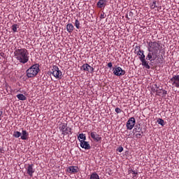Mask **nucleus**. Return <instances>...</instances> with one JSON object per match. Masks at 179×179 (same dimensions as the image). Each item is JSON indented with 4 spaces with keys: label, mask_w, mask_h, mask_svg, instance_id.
Segmentation results:
<instances>
[{
    "label": "nucleus",
    "mask_w": 179,
    "mask_h": 179,
    "mask_svg": "<svg viewBox=\"0 0 179 179\" xmlns=\"http://www.w3.org/2000/svg\"><path fill=\"white\" fill-rule=\"evenodd\" d=\"M3 115V110H0V118H2Z\"/></svg>",
    "instance_id": "nucleus-34"
},
{
    "label": "nucleus",
    "mask_w": 179,
    "mask_h": 179,
    "mask_svg": "<svg viewBox=\"0 0 179 179\" xmlns=\"http://www.w3.org/2000/svg\"><path fill=\"white\" fill-rule=\"evenodd\" d=\"M75 30V27H73V24L71 23H69L66 24V31L68 33H72Z\"/></svg>",
    "instance_id": "nucleus-16"
},
{
    "label": "nucleus",
    "mask_w": 179,
    "mask_h": 179,
    "mask_svg": "<svg viewBox=\"0 0 179 179\" xmlns=\"http://www.w3.org/2000/svg\"><path fill=\"white\" fill-rule=\"evenodd\" d=\"M113 71L115 76H124L125 75V70H122L121 67L113 68Z\"/></svg>",
    "instance_id": "nucleus-7"
},
{
    "label": "nucleus",
    "mask_w": 179,
    "mask_h": 179,
    "mask_svg": "<svg viewBox=\"0 0 179 179\" xmlns=\"http://www.w3.org/2000/svg\"><path fill=\"white\" fill-rule=\"evenodd\" d=\"M90 136L95 142H100V141H101V136H100L96 131H92Z\"/></svg>",
    "instance_id": "nucleus-11"
},
{
    "label": "nucleus",
    "mask_w": 179,
    "mask_h": 179,
    "mask_svg": "<svg viewBox=\"0 0 179 179\" xmlns=\"http://www.w3.org/2000/svg\"><path fill=\"white\" fill-rule=\"evenodd\" d=\"M107 2H108V0H99V1L96 3V6L99 9H104V8L107 6Z\"/></svg>",
    "instance_id": "nucleus-9"
},
{
    "label": "nucleus",
    "mask_w": 179,
    "mask_h": 179,
    "mask_svg": "<svg viewBox=\"0 0 179 179\" xmlns=\"http://www.w3.org/2000/svg\"><path fill=\"white\" fill-rule=\"evenodd\" d=\"M0 1H3V0H0Z\"/></svg>",
    "instance_id": "nucleus-36"
},
{
    "label": "nucleus",
    "mask_w": 179,
    "mask_h": 179,
    "mask_svg": "<svg viewBox=\"0 0 179 179\" xmlns=\"http://www.w3.org/2000/svg\"><path fill=\"white\" fill-rule=\"evenodd\" d=\"M17 27H19L17 24H14L12 25L11 29L14 33H17Z\"/></svg>",
    "instance_id": "nucleus-23"
},
{
    "label": "nucleus",
    "mask_w": 179,
    "mask_h": 179,
    "mask_svg": "<svg viewBox=\"0 0 179 179\" xmlns=\"http://www.w3.org/2000/svg\"><path fill=\"white\" fill-rule=\"evenodd\" d=\"M66 124L63 123L62 124V126L60 127V130L62 131V134L64 132V131H65V129H66Z\"/></svg>",
    "instance_id": "nucleus-27"
},
{
    "label": "nucleus",
    "mask_w": 179,
    "mask_h": 179,
    "mask_svg": "<svg viewBox=\"0 0 179 179\" xmlns=\"http://www.w3.org/2000/svg\"><path fill=\"white\" fill-rule=\"evenodd\" d=\"M74 26L76 27V29H80V22H79V20H76L74 22Z\"/></svg>",
    "instance_id": "nucleus-24"
},
{
    "label": "nucleus",
    "mask_w": 179,
    "mask_h": 179,
    "mask_svg": "<svg viewBox=\"0 0 179 179\" xmlns=\"http://www.w3.org/2000/svg\"><path fill=\"white\" fill-rule=\"evenodd\" d=\"M90 179H100V176H99L97 173L94 172L90 175Z\"/></svg>",
    "instance_id": "nucleus-20"
},
{
    "label": "nucleus",
    "mask_w": 179,
    "mask_h": 179,
    "mask_svg": "<svg viewBox=\"0 0 179 179\" xmlns=\"http://www.w3.org/2000/svg\"><path fill=\"white\" fill-rule=\"evenodd\" d=\"M13 136H14V138H20V136H22V133L20 131H14Z\"/></svg>",
    "instance_id": "nucleus-25"
},
{
    "label": "nucleus",
    "mask_w": 179,
    "mask_h": 179,
    "mask_svg": "<svg viewBox=\"0 0 179 179\" xmlns=\"http://www.w3.org/2000/svg\"><path fill=\"white\" fill-rule=\"evenodd\" d=\"M80 148H82L83 149H85V150H89V149H90V144H89V142L86 141V140L85 141H80Z\"/></svg>",
    "instance_id": "nucleus-10"
},
{
    "label": "nucleus",
    "mask_w": 179,
    "mask_h": 179,
    "mask_svg": "<svg viewBox=\"0 0 179 179\" xmlns=\"http://www.w3.org/2000/svg\"><path fill=\"white\" fill-rule=\"evenodd\" d=\"M78 141L80 142V141H86V134L82 133L80 134L79 136H78Z\"/></svg>",
    "instance_id": "nucleus-19"
},
{
    "label": "nucleus",
    "mask_w": 179,
    "mask_h": 179,
    "mask_svg": "<svg viewBox=\"0 0 179 179\" xmlns=\"http://www.w3.org/2000/svg\"><path fill=\"white\" fill-rule=\"evenodd\" d=\"M134 134L142 131V128H141V125H136V127L133 129Z\"/></svg>",
    "instance_id": "nucleus-22"
},
{
    "label": "nucleus",
    "mask_w": 179,
    "mask_h": 179,
    "mask_svg": "<svg viewBox=\"0 0 179 179\" xmlns=\"http://www.w3.org/2000/svg\"><path fill=\"white\" fill-rule=\"evenodd\" d=\"M17 99H18V100H21L22 101H24V100H27V98L26 97V96H24L22 94H20L17 95Z\"/></svg>",
    "instance_id": "nucleus-18"
},
{
    "label": "nucleus",
    "mask_w": 179,
    "mask_h": 179,
    "mask_svg": "<svg viewBox=\"0 0 179 179\" xmlns=\"http://www.w3.org/2000/svg\"><path fill=\"white\" fill-rule=\"evenodd\" d=\"M34 165L33 164H29L27 168V173L30 177H33V173H34L35 170L33 169Z\"/></svg>",
    "instance_id": "nucleus-13"
},
{
    "label": "nucleus",
    "mask_w": 179,
    "mask_h": 179,
    "mask_svg": "<svg viewBox=\"0 0 179 179\" xmlns=\"http://www.w3.org/2000/svg\"><path fill=\"white\" fill-rule=\"evenodd\" d=\"M63 135H72V129L71 127H66L64 131H63Z\"/></svg>",
    "instance_id": "nucleus-17"
},
{
    "label": "nucleus",
    "mask_w": 179,
    "mask_h": 179,
    "mask_svg": "<svg viewBox=\"0 0 179 179\" xmlns=\"http://www.w3.org/2000/svg\"><path fill=\"white\" fill-rule=\"evenodd\" d=\"M21 139L22 141H27L29 139V133L26 130L22 131Z\"/></svg>",
    "instance_id": "nucleus-15"
},
{
    "label": "nucleus",
    "mask_w": 179,
    "mask_h": 179,
    "mask_svg": "<svg viewBox=\"0 0 179 179\" xmlns=\"http://www.w3.org/2000/svg\"><path fill=\"white\" fill-rule=\"evenodd\" d=\"M115 111L117 113V114H120L122 110L120 108H115Z\"/></svg>",
    "instance_id": "nucleus-29"
},
{
    "label": "nucleus",
    "mask_w": 179,
    "mask_h": 179,
    "mask_svg": "<svg viewBox=\"0 0 179 179\" xmlns=\"http://www.w3.org/2000/svg\"><path fill=\"white\" fill-rule=\"evenodd\" d=\"M157 124L162 125V127H164V120L163 119L159 118L157 121Z\"/></svg>",
    "instance_id": "nucleus-26"
},
{
    "label": "nucleus",
    "mask_w": 179,
    "mask_h": 179,
    "mask_svg": "<svg viewBox=\"0 0 179 179\" xmlns=\"http://www.w3.org/2000/svg\"><path fill=\"white\" fill-rule=\"evenodd\" d=\"M38 72H40V64H38L32 65L26 71L27 78H34L37 76Z\"/></svg>",
    "instance_id": "nucleus-4"
},
{
    "label": "nucleus",
    "mask_w": 179,
    "mask_h": 179,
    "mask_svg": "<svg viewBox=\"0 0 179 179\" xmlns=\"http://www.w3.org/2000/svg\"><path fill=\"white\" fill-rule=\"evenodd\" d=\"M130 173H131L132 174H135V176H138V172L131 169L130 170Z\"/></svg>",
    "instance_id": "nucleus-32"
},
{
    "label": "nucleus",
    "mask_w": 179,
    "mask_h": 179,
    "mask_svg": "<svg viewBox=\"0 0 179 179\" xmlns=\"http://www.w3.org/2000/svg\"><path fill=\"white\" fill-rule=\"evenodd\" d=\"M100 19H106V13H103L101 14Z\"/></svg>",
    "instance_id": "nucleus-31"
},
{
    "label": "nucleus",
    "mask_w": 179,
    "mask_h": 179,
    "mask_svg": "<svg viewBox=\"0 0 179 179\" xmlns=\"http://www.w3.org/2000/svg\"><path fill=\"white\" fill-rule=\"evenodd\" d=\"M159 7V2H157V1H153L150 8L152 9H155V8H158Z\"/></svg>",
    "instance_id": "nucleus-21"
},
{
    "label": "nucleus",
    "mask_w": 179,
    "mask_h": 179,
    "mask_svg": "<svg viewBox=\"0 0 179 179\" xmlns=\"http://www.w3.org/2000/svg\"><path fill=\"white\" fill-rule=\"evenodd\" d=\"M172 86H174V87H179V75H174L171 79H170Z\"/></svg>",
    "instance_id": "nucleus-8"
},
{
    "label": "nucleus",
    "mask_w": 179,
    "mask_h": 179,
    "mask_svg": "<svg viewBox=\"0 0 179 179\" xmlns=\"http://www.w3.org/2000/svg\"><path fill=\"white\" fill-rule=\"evenodd\" d=\"M3 149L2 148V147H0V153H2Z\"/></svg>",
    "instance_id": "nucleus-35"
},
{
    "label": "nucleus",
    "mask_w": 179,
    "mask_h": 179,
    "mask_svg": "<svg viewBox=\"0 0 179 179\" xmlns=\"http://www.w3.org/2000/svg\"><path fill=\"white\" fill-rule=\"evenodd\" d=\"M108 68H113V63L109 62V63L108 64Z\"/></svg>",
    "instance_id": "nucleus-33"
},
{
    "label": "nucleus",
    "mask_w": 179,
    "mask_h": 179,
    "mask_svg": "<svg viewBox=\"0 0 179 179\" xmlns=\"http://www.w3.org/2000/svg\"><path fill=\"white\" fill-rule=\"evenodd\" d=\"M48 75H52L56 79H62V72L57 66H53L52 69L48 72Z\"/></svg>",
    "instance_id": "nucleus-5"
},
{
    "label": "nucleus",
    "mask_w": 179,
    "mask_h": 179,
    "mask_svg": "<svg viewBox=\"0 0 179 179\" xmlns=\"http://www.w3.org/2000/svg\"><path fill=\"white\" fill-rule=\"evenodd\" d=\"M148 53L146 56V61H156L159 58L160 54V42L159 41H152L151 40L147 41Z\"/></svg>",
    "instance_id": "nucleus-1"
},
{
    "label": "nucleus",
    "mask_w": 179,
    "mask_h": 179,
    "mask_svg": "<svg viewBox=\"0 0 179 179\" xmlns=\"http://www.w3.org/2000/svg\"><path fill=\"white\" fill-rule=\"evenodd\" d=\"M134 53L139 57V59L141 62L142 66L145 68V69H150V66L149 65V62L146 60V56L145 55V51L141 49V46H136L134 50Z\"/></svg>",
    "instance_id": "nucleus-3"
},
{
    "label": "nucleus",
    "mask_w": 179,
    "mask_h": 179,
    "mask_svg": "<svg viewBox=\"0 0 179 179\" xmlns=\"http://www.w3.org/2000/svg\"><path fill=\"white\" fill-rule=\"evenodd\" d=\"M83 71H87V72H90V73H93L94 72V69L88 64H83Z\"/></svg>",
    "instance_id": "nucleus-14"
},
{
    "label": "nucleus",
    "mask_w": 179,
    "mask_h": 179,
    "mask_svg": "<svg viewBox=\"0 0 179 179\" xmlns=\"http://www.w3.org/2000/svg\"><path fill=\"white\" fill-rule=\"evenodd\" d=\"M14 57L20 64H27L30 56L29 55V51L26 48H15L14 50Z\"/></svg>",
    "instance_id": "nucleus-2"
},
{
    "label": "nucleus",
    "mask_w": 179,
    "mask_h": 179,
    "mask_svg": "<svg viewBox=\"0 0 179 179\" xmlns=\"http://www.w3.org/2000/svg\"><path fill=\"white\" fill-rule=\"evenodd\" d=\"M124 150V148H122V146H120L117 148V152H119V153H121L122 152H123Z\"/></svg>",
    "instance_id": "nucleus-30"
},
{
    "label": "nucleus",
    "mask_w": 179,
    "mask_h": 179,
    "mask_svg": "<svg viewBox=\"0 0 179 179\" xmlns=\"http://www.w3.org/2000/svg\"><path fill=\"white\" fill-rule=\"evenodd\" d=\"M68 173L70 174H76V173H79V167L71 166L68 168Z\"/></svg>",
    "instance_id": "nucleus-12"
},
{
    "label": "nucleus",
    "mask_w": 179,
    "mask_h": 179,
    "mask_svg": "<svg viewBox=\"0 0 179 179\" xmlns=\"http://www.w3.org/2000/svg\"><path fill=\"white\" fill-rule=\"evenodd\" d=\"M136 124V120H135V117H130L126 124L127 129H129V131H131V129H134V127H135Z\"/></svg>",
    "instance_id": "nucleus-6"
},
{
    "label": "nucleus",
    "mask_w": 179,
    "mask_h": 179,
    "mask_svg": "<svg viewBox=\"0 0 179 179\" xmlns=\"http://www.w3.org/2000/svg\"><path fill=\"white\" fill-rule=\"evenodd\" d=\"M142 134H143V131L137 132L136 134V138H141L142 137Z\"/></svg>",
    "instance_id": "nucleus-28"
}]
</instances>
